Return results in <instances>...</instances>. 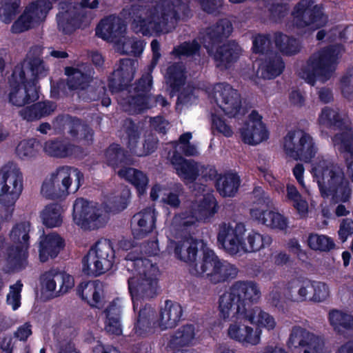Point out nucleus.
I'll list each match as a JSON object with an SVG mask.
<instances>
[{
    "label": "nucleus",
    "instance_id": "nucleus-6",
    "mask_svg": "<svg viewBox=\"0 0 353 353\" xmlns=\"http://www.w3.org/2000/svg\"><path fill=\"white\" fill-rule=\"evenodd\" d=\"M30 223L20 222L15 224L10 234L13 243L6 249V263L10 270L19 272L26 268L28 264L30 247Z\"/></svg>",
    "mask_w": 353,
    "mask_h": 353
},
{
    "label": "nucleus",
    "instance_id": "nucleus-64",
    "mask_svg": "<svg viewBox=\"0 0 353 353\" xmlns=\"http://www.w3.org/2000/svg\"><path fill=\"white\" fill-rule=\"evenodd\" d=\"M184 194V188L181 183H176L168 192L165 197H163V202L171 207L172 208H178L181 205L180 196Z\"/></svg>",
    "mask_w": 353,
    "mask_h": 353
},
{
    "label": "nucleus",
    "instance_id": "nucleus-47",
    "mask_svg": "<svg viewBox=\"0 0 353 353\" xmlns=\"http://www.w3.org/2000/svg\"><path fill=\"white\" fill-rule=\"evenodd\" d=\"M150 99V94L134 92L133 95L128 96L125 99L123 107L125 110L130 114H140L144 110L151 108Z\"/></svg>",
    "mask_w": 353,
    "mask_h": 353
},
{
    "label": "nucleus",
    "instance_id": "nucleus-16",
    "mask_svg": "<svg viewBox=\"0 0 353 353\" xmlns=\"http://www.w3.org/2000/svg\"><path fill=\"white\" fill-rule=\"evenodd\" d=\"M71 170L72 168L69 166L59 167L51 174L50 179L43 182L41 191L43 195L48 199H58L68 194L72 184Z\"/></svg>",
    "mask_w": 353,
    "mask_h": 353
},
{
    "label": "nucleus",
    "instance_id": "nucleus-54",
    "mask_svg": "<svg viewBox=\"0 0 353 353\" xmlns=\"http://www.w3.org/2000/svg\"><path fill=\"white\" fill-rule=\"evenodd\" d=\"M312 334L301 327H294L288 339L290 347L301 348L312 341Z\"/></svg>",
    "mask_w": 353,
    "mask_h": 353
},
{
    "label": "nucleus",
    "instance_id": "nucleus-19",
    "mask_svg": "<svg viewBox=\"0 0 353 353\" xmlns=\"http://www.w3.org/2000/svg\"><path fill=\"white\" fill-rule=\"evenodd\" d=\"M231 314L236 316V320L230 324L228 328L229 337L243 344L257 345L260 341V332H254L253 328L246 324L249 321L244 319L242 315L232 310L230 312L229 317Z\"/></svg>",
    "mask_w": 353,
    "mask_h": 353
},
{
    "label": "nucleus",
    "instance_id": "nucleus-12",
    "mask_svg": "<svg viewBox=\"0 0 353 353\" xmlns=\"http://www.w3.org/2000/svg\"><path fill=\"white\" fill-rule=\"evenodd\" d=\"M294 26L297 28L310 26L313 30L324 27L328 21L321 4L313 5L310 0H301L294 7L292 12Z\"/></svg>",
    "mask_w": 353,
    "mask_h": 353
},
{
    "label": "nucleus",
    "instance_id": "nucleus-28",
    "mask_svg": "<svg viewBox=\"0 0 353 353\" xmlns=\"http://www.w3.org/2000/svg\"><path fill=\"white\" fill-rule=\"evenodd\" d=\"M105 163L116 170L124 168L133 163V159L130 152L119 143H112L104 151Z\"/></svg>",
    "mask_w": 353,
    "mask_h": 353
},
{
    "label": "nucleus",
    "instance_id": "nucleus-32",
    "mask_svg": "<svg viewBox=\"0 0 353 353\" xmlns=\"http://www.w3.org/2000/svg\"><path fill=\"white\" fill-rule=\"evenodd\" d=\"M119 177L125 179L136 189L137 194L141 196L146 193L149 178L145 172L134 168H124L117 172Z\"/></svg>",
    "mask_w": 353,
    "mask_h": 353
},
{
    "label": "nucleus",
    "instance_id": "nucleus-3",
    "mask_svg": "<svg viewBox=\"0 0 353 353\" xmlns=\"http://www.w3.org/2000/svg\"><path fill=\"white\" fill-rule=\"evenodd\" d=\"M321 196L336 202L346 203L352 195L349 180L343 170L330 159H319L312 168Z\"/></svg>",
    "mask_w": 353,
    "mask_h": 353
},
{
    "label": "nucleus",
    "instance_id": "nucleus-35",
    "mask_svg": "<svg viewBox=\"0 0 353 353\" xmlns=\"http://www.w3.org/2000/svg\"><path fill=\"white\" fill-rule=\"evenodd\" d=\"M125 25L111 16L102 19L96 28V35L103 40L112 39L125 30Z\"/></svg>",
    "mask_w": 353,
    "mask_h": 353
},
{
    "label": "nucleus",
    "instance_id": "nucleus-44",
    "mask_svg": "<svg viewBox=\"0 0 353 353\" xmlns=\"http://www.w3.org/2000/svg\"><path fill=\"white\" fill-rule=\"evenodd\" d=\"M155 314L156 312L154 308L148 304H146L139 310L134 327V332L137 336L145 337L150 332Z\"/></svg>",
    "mask_w": 353,
    "mask_h": 353
},
{
    "label": "nucleus",
    "instance_id": "nucleus-39",
    "mask_svg": "<svg viewBox=\"0 0 353 353\" xmlns=\"http://www.w3.org/2000/svg\"><path fill=\"white\" fill-rule=\"evenodd\" d=\"M77 148L69 141L57 138L46 141L43 150L50 157L63 159L72 157Z\"/></svg>",
    "mask_w": 353,
    "mask_h": 353
},
{
    "label": "nucleus",
    "instance_id": "nucleus-9",
    "mask_svg": "<svg viewBox=\"0 0 353 353\" xmlns=\"http://www.w3.org/2000/svg\"><path fill=\"white\" fill-rule=\"evenodd\" d=\"M339 52L335 46H327L321 48L317 54H313L307 61V68L303 70V76L306 82L314 85L318 77L328 79L334 70Z\"/></svg>",
    "mask_w": 353,
    "mask_h": 353
},
{
    "label": "nucleus",
    "instance_id": "nucleus-27",
    "mask_svg": "<svg viewBox=\"0 0 353 353\" xmlns=\"http://www.w3.org/2000/svg\"><path fill=\"white\" fill-rule=\"evenodd\" d=\"M40 239L39 256L42 263L46 262L50 258H56L65 246L63 239L56 233L43 234Z\"/></svg>",
    "mask_w": 353,
    "mask_h": 353
},
{
    "label": "nucleus",
    "instance_id": "nucleus-20",
    "mask_svg": "<svg viewBox=\"0 0 353 353\" xmlns=\"http://www.w3.org/2000/svg\"><path fill=\"white\" fill-rule=\"evenodd\" d=\"M241 48L239 44L230 40L219 46L213 56L216 68L221 71L230 69L239 59Z\"/></svg>",
    "mask_w": 353,
    "mask_h": 353
},
{
    "label": "nucleus",
    "instance_id": "nucleus-48",
    "mask_svg": "<svg viewBox=\"0 0 353 353\" xmlns=\"http://www.w3.org/2000/svg\"><path fill=\"white\" fill-rule=\"evenodd\" d=\"M238 274V269L235 265L228 261L221 260L213 274L210 276V282L218 284L234 279Z\"/></svg>",
    "mask_w": 353,
    "mask_h": 353
},
{
    "label": "nucleus",
    "instance_id": "nucleus-42",
    "mask_svg": "<svg viewBox=\"0 0 353 353\" xmlns=\"http://www.w3.org/2000/svg\"><path fill=\"white\" fill-rule=\"evenodd\" d=\"M274 42L276 48L285 56L295 55L300 52L301 48L299 39L279 31L274 33Z\"/></svg>",
    "mask_w": 353,
    "mask_h": 353
},
{
    "label": "nucleus",
    "instance_id": "nucleus-45",
    "mask_svg": "<svg viewBox=\"0 0 353 353\" xmlns=\"http://www.w3.org/2000/svg\"><path fill=\"white\" fill-rule=\"evenodd\" d=\"M330 324L339 334L353 330V316L341 310L334 309L328 314Z\"/></svg>",
    "mask_w": 353,
    "mask_h": 353
},
{
    "label": "nucleus",
    "instance_id": "nucleus-2",
    "mask_svg": "<svg viewBox=\"0 0 353 353\" xmlns=\"http://www.w3.org/2000/svg\"><path fill=\"white\" fill-rule=\"evenodd\" d=\"M181 12L183 17L187 16L189 6L170 0H159L147 10L145 16L142 6H132L130 12L132 19V29L137 34L145 37L168 33L181 19Z\"/></svg>",
    "mask_w": 353,
    "mask_h": 353
},
{
    "label": "nucleus",
    "instance_id": "nucleus-38",
    "mask_svg": "<svg viewBox=\"0 0 353 353\" xmlns=\"http://www.w3.org/2000/svg\"><path fill=\"white\" fill-rule=\"evenodd\" d=\"M165 82L172 97L176 94L185 82V68L179 63H174L167 68L165 76Z\"/></svg>",
    "mask_w": 353,
    "mask_h": 353
},
{
    "label": "nucleus",
    "instance_id": "nucleus-10",
    "mask_svg": "<svg viewBox=\"0 0 353 353\" xmlns=\"http://www.w3.org/2000/svg\"><path fill=\"white\" fill-rule=\"evenodd\" d=\"M11 91L9 102L13 105L23 107L39 99V90L33 82H28L23 66H16L8 80Z\"/></svg>",
    "mask_w": 353,
    "mask_h": 353
},
{
    "label": "nucleus",
    "instance_id": "nucleus-50",
    "mask_svg": "<svg viewBox=\"0 0 353 353\" xmlns=\"http://www.w3.org/2000/svg\"><path fill=\"white\" fill-rule=\"evenodd\" d=\"M194 326L192 324L183 325L171 336L170 345L176 347L188 346L194 338Z\"/></svg>",
    "mask_w": 353,
    "mask_h": 353
},
{
    "label": "nucleus",
    "instance_id": "nucleus-55",
    "mask_svg": "<svg viewBox=\"0 0 353 353\" xmlns=\"http://www.w3.org/2000/svg\"><path fill=\"white\" fill-rule=\"evenodd\" d=\"M308 301L320 303L329 296L330 291L327 285L323 282L309 279Z\"/></svg>",
    "mask_w": 353,
    "mask_h": 353
},
{
    "label": "nucleus",
    "instance_id": "nucleus-52",
    "mask_svg": "<svg viewBox=\"0 0 353 353\" xmlns=\"http://www.w3.org/2000/svg\"><path fill=\"white\" fill-rule=\"evenodd\" d=\"M41 218L43 225L47 228L59 226L62 223L60 206L57 203L48 205L41 213Z\"/></svg>",
    "mask_w": 353,
    "mask_h": 353
},
{
    "label": "nucleus",
    "instance_id": "nucleus-46",
    "mask_svg": "<svg viewBox=\"0 0 353 353\" xmlns=\"http://www.w3.org/2000/svg\"><path fill=\"white\" fill-rule=\"evenodd\" d=\"M218 209V202L214 196L212 194L207 193L199 201L196 208L194 210L196 211L199 219L205 222L215 215Z\"/></svg>",
    "mask_w": 353,
    "mask_h": 353
},
{
    "label": "nucleus",
    "instance_id": "nucleus-14",
    "mask_svg": "<svg viewBox=\"0 0 353 353\" xmlns=\"http://www.w3.org/2000/svg\"><path fill=\"white\" fill-rule=\"evenodd\" d=\"M60 10L56 16L57 27L59 31L64 34H71L77 29H83L89 26L92 19L91 11L82 10L81 9L71 8L69 2H60Z\"/></svg>",
    "mask_w": 353,
    "mask_h": 353
},
{
    "label": "nucleus",
    "instance_id": "nucleus-49",
    "mask_svg": "<svg viewBox=\"0 0 353 353\" xmlns=\"http://www.w3.org/2000/svg\"><path fill=\"white\" fill-rule=\"evenodd\" d=\"M123 130L126 140V146L130 153L132 154L140 139L141 130L139 126L132 119L128 118L123 121Z\"/></svg>",
    "mask_w": 353,
    "mask_h": 353
},
{
    "label": "nucleus",
    "instance_id": "nucleus-1",
    "mask_svg": "<svg viewBox=\"0 0 353 353\" xmlns=\"http://www.w3.org/2000/svg\"><path fill=\"white\" fill-rule=\"evenodd\" d=\"M261 295L258 284L253 281H236L219 297L220 316L229 319L231 310L242 315L250 324H257L268 330H273L276 325L274 319L260 307L253 305Z\"/></svg>",
    "mask_w": 353,
    "mask_h": 353
},
{
    "label": "nucleus",
    "instance_id": "nucleus-25",
    "mask_svg": "<svg viewBox=\"0 0 353 353\" xmlns=\"http://www.w3.org/2000/svg\"><path fill=\"white\" fill-rule=\"evenodd\" d=\"M176 174L188 183H194L199 176V168L194 160H188L181 156L175 149L170 159Z\"/></svg>",
    "mask_w": 353,
    "mask_h": 353
},
{
    "label": "nucleus",
    "instance_id": "nucleus-63",
    "mask_svg": "<svg viewBox=\"0 0 353 353\" xmlns=\"http://www.w3.org/2000/svg\"><path fill=\"white\" fill-rule=\"evenodd\" d=\"M199 221L201 220L197 216L196 211L192 208L181 212L174 216V221L185 229L195 225Z\"/></svg>",
    "mask_w": 353,
    "mask_h": 353
},
{
    "label": "nucleus",
    "instance_id": "nucleus-22",
    "mask_svg": "<svg viewBox=\"0 0 353 353\" xmlns=\"http://www.w3.org/2000/svg\"><path fill=\"white\" fill-rule=\"evenodd\" d=\"M43 50L42 46H34L31 47L26 57L27 68L32 75V79L28 80V82H33L34 86H37L39 79L47 77L50 71L49 67L41 57Z\"/></svg>",
    "mask_w": 353,
    "mask_h": 353
},
{
    "label": "nucleus",
    "instance_id": "nucleus-40",
    "mask_svg": "<svg viewBox=\"0 0 353 353\" xmlns=\"http://www.w3.org/2000/svg\"><path fill=\"white\" fill-rule=\"evenodd\" d=\"M241 179L237 173L228 172L219 175L215 186L217 192L223 197H233L238 192Z\"/></svg>",
    "mask_w": 353,
    "mask_h": 353
},
{
    "label": "nucleus",
    "instance_id": "nucleus-51",
    "mask_svg": "<svg viewBox=\"0 0 353 353\" xmlns=\"http://www.w3.org/2000/svg\"><path fill=\"white\" fill-rule=\"evenodd\" d=\"M271 243L272 238L269 235H262L252 231L247 237V243L243 241V252H255L270 245Z\"/></svg>",
    "mask_w": 353,
    "mask_h": 353
},
{
    "label": "nucleus",
    "instance_id": "nucleus-11",
    "mask_svg": "<svg viewBox=\"0 0 353 353\" xmlns=\"http://www.w3.org/2000/svg\"><path fill=\"white\" fill-rule=\"evenodd\" d=\"M285 154L294 160L309 162L317 152L312 136L303 130H290L283 138Z\"/></svg>",
    "mask_w": 353,
    "mask_h": 353
},
{
    "label": "nucleus",
    "instance_id": "nucleus-53",
    "mask_svg": "<svg viewBox=\"0 0 353 353\" xmlns=\"http://www.w3.org/2000/svg\"><path fill=\"white\" fill-rule=\"evenodd\" d=\"M307 241L310 248L321 252H329L335 246L333 239L323 234H310Z\"/></svg>",
    "mask_w": 353,
    "mask_h": 353
},
{
    "label": "nucleus",
    "instance_id": "nucleus-58",
    "mask_svg": "<svg viewBox=\"0 0 353 353\" xmlns=\"http://www.w3.org/2000/svg\"><path fill=\"white\" fill-rule=\"evenodd\" d=\"M39 142L35 139L23 140L16 148V153L22 159H30L39 152Z\"/></svg>",
    "mask_w": 353,
    "mask_h": 353
},
{
    "label": "nucleus",
    "instance_id": "nucleus-29",
    "mask_svg": "<svg viewBox=\"0 0 353 353\" xmlns=\"http://www.w3.org/2000/svg\"><path fill=\"white\" fill-rule=\"evenodd\" d=\"M132 221L137 222L138 225L137 228L132 230L134 237L143 239L155 228L157 216L154 208L147 207L143 209L133 216Z\"/></svg>",
    "mask_w": 353,
    "mask_h": 353
},
{
    "label": "nucleus",
    "instance_id": "nucleus-8",
    "mask_svg": "<svg viewBox=\"0 0 353 353\" xmlns=\"http://www.w3.org/2000/svg\"><path fill=\"white\" fill-rule=\"evenodd\" d=\"M23 190V176L18 169L7 166L0 170V203L3 208V219L12 218L14 205Z\"/></svg>",
    "mask_w": 353,
    "mask_h": 353
},
{
    "label": "nucleus",
    "instance_id": "nucleus-4",
    "mask_svg": "<svg viewBox=\"0 0 353 353\" xmlns=\"http://www.w3.org/2000/svg\"><path fill=\"white\" fill-rule=\"evenodd\" d=\"M125 259L132 263L134 270L140 275L139 277H130L128 280V290L134 307L135 300L150 299L157 295L159 268L149 259L136 256L133 252L128 253Z\"/></svg>",
    "mask_w": 353,
    "mask_h": 353
},
{
    "label": "nucleus",
    "instance_id": "nucleus-57",
    "mask_svg": "<svg viewBox=\"0 0 353 353\" xmlns=\"http://www.w3.org/2000/svg\"><path fill=\"white\" fill-rule=\"evenodd\" d=\"M59 270L51 268L44 272L40 276V284L45 292H49L50 295H56L57 282H59Z\"/></svg>",
    "mask_w": 353,
    "mask_h": 353
},
{
    "label": "nucleus",
    "instance_id": "nucleus-15",
    "mask_svg": "<svg viewBox=\"0 0 353 353\" xmlns=\"http://www.w3.org/2000/svg\"><path fill=\"white\" fill-rule=\"evenodd\" d=\"M52 5L49 0H36L27 6L12 23L11 31L19 34L29 30L45 20Z\"/></svg>",
    "mask_w": 353,
    "mask_h": 353
},
{
    "label": "nucleus",
    "instance_id": "nucleus-18",
    "mask_svg": "<svg viewBox=\"0 0 353 353\" xmlns=\"http://www.w3.org/2000/svg\"><path fill=\"white\" fill-rule=\"evenodd\" d=\"M216 89V101L219 108L228 117H235L241 108V95L238 90L226 83L218 84Z\"/></svg>",
    "mask_w": 353,
    "mask_h": 353
},
{
    "label": "nucleus",
    "instance_id": "nucleus-26",
    "mask_svg": "<svg viewBox=\"0 0 353 353\" xmlns=\"http://www.w3.org/2000/svg\"><path fill=\"white\" fill-rule=\"evenodd\" d=\"M233 31L232 22L226 19H220L206 29L204 42L206 48H213L228 39Z\"/></svg>",
    "mask_w": 353,
    "mask_h": 353
},
{
    "label": "nucleus",
    "instance_id": "nucleus-23",
    "mask_svg": "<svg viewBox=\"0 0 353 353\" xmlns=\"http://www.w3.org/2000/svg\"><path fill=\"white\" fill-rule=\"evenodd\" d=\"M77 294L91 307L101 309L103 305V288L99 281L81 282L77 288Z\"/></svg>",
    "mask_w": 353,
    "mask_h": 353
},
{
    "label": "nucleus",
    "instance_id": "nucleus-5",
    "mask_svg": "<svg viewBox=\"0 0 353 353\" xmlns=\"http://www.w3.org/2000/svg\"><path fill=\"white\" fill-rule=\"evenodd\" d=\"M321 125L334 130H343L335 134L332 138L334 146L341 153H346L345 164L353 181V128L349 127L340 114L329 107L322 109L319 117Z\"/></svg>",
    "mask_w": 353,
    "mask_h": 353
},
{
    "label": "nucleus",
    "instance_id": "nucleus-56",
    "mask_svg": "<svg viewBox=\"0 0 353 353\" xmlns=\"http://www.w3.org/2000/svg\"><path fill=\"white\" fill-rule=\"evenodd\" d=\"M201 50V45L196 39L192 41H186L174 46L172 54L176 57L181 59L182 57H191L198 54Z\"/></svg>",
    "mask_w": 353,
    "mask_h": 353
},
{
    "label": "nucleus",
    "instance_id": "nucleus-61",
    "mask_svg": "<svg viewBox=\"0 0 353 353\" xmlns=\"http://www.w3.org/2000/svg\"><path fill=\"white\" fill-rule=\"evenodd\" d=\"M252 52L255 54H268L272 51V41L270 34H259L252 41Z\"/></svg>",
    "mask_w": 353,
    "mask_h": 353
},
{
    "label": "nucleus",
    "instance_id": "nucleus-41",
    "mask_svg": "<svg viewBox=\"0 0 353 353\" xmlns=\"http://www.w3.org/2000/svg\"><path fill=\"white\" fill-rule=\"evenodd\" d=\"M240 132L243 142L252 145H257L269 138V132L264 123L244 125Z\"/></svg>",
    "mask_w": 353,
    "mask_h": 353
},
{
    "label": "nucleus",
    "instance_id": "nucleus-24",
    "mask_svg": "<svg viewBox=\"0 0 353 353\" xmlns=\"http://www.w3.org/2000/svg\"><path fill=\"white\" fill-rule=\"evenodd\" d=\"M201 241L192 237L176 241L170 240L168 249L174 251V256L183 262L194 263L198 253V246Z\"/></svg>",
    "mask_w": 353,
    "mask_h": 353
},
{
    "label": "nucleus",
    "instance_id": "nucleus-17",
    "mask_svg": "<svg viewBox=\"0 0 353 353\" xmlns=\"http://www.w3.org/2000/svg\"><path fill=\"white\" fill-rule=\"evenodd\" d=\"M137 61L134 59L119 60L118 66L108 77V88L113 93L127 90L134 77Z\"/></svg>",
    "mask_w": 353,
    "mask_h": 353
},
{
    "label": "nucleus",
    "instance_id": "nucleus-33",
    "mask_svg": "<svg viewBox=\"0 0 353 353\" xmlns=\"http://www.w3.org/2000/svg\"><path fill=\"white\" fill-rule=\"evenodd\" d=\"M104 313L105 314L104 321L105 332L110 335H122L121 307L113 301L104 310Z\"/></svg>",
    "mask_w": 353,
    "mask_h": 353
},
{
    "label": "nucleus",
    "instance_id": "nucleus-60",
    "mask_svg": "<svg viewBox=\"0 0 353 353\" xmlns=\"http://www.w3.org/2000/svg\"><path fill=\"white\" fill-rule=\"evenodd\" d=\"M159 140L152 133L145 136L144 141L141 147L138 145L134 148L132 154L137 157H145L153 153L157 148Z\"/></svg>",
    "mask_w": 353,
    "mask_h": 353
},
{
    "label": "nucleus",
    "instance_id": "nucleus-62",
    "mask_svg": "<svg viewBox=\"0 0 353 353\" xmlns=\"http://www.w3.org/2000/svg\"><path fill=\"white\" fill-rule=\"evenodd\" d=\"M220 248L230 255H235L240 251L243 252V233L236 230L225 245H222Z\"/></svg>",
    "mask_w": 353,
    "mask_h": 353
},
{
    "label": "nucleus",
    "instance_id": "nucleus-30",
    "mask_svg": "<svg viewBox=\"0 0 353 353\" xmlns=\"http://www.w3.org/2000/svg\"><path fill=\"white\" fill-rule=\"evenodd\" d=\"M78 95L85 102L101 101V105L105 107L111 104L105 83L101 80H92L91 83H88L85 90L78 92Z\"/></svg>",
    "mask_w": 353,
    "mask_h": 353
},
{
    "label": "nucleus",
    "instance_id": "nucleus-21",
    "mask_svg": "<svg viewBox=\"0 0 353 353\" xmlns=\"http://www.w3.org/2000/svg\"><path fill=\"white\" fill-rule=\"evenodd\" d=\"M65 74L69 80V90L79 92L83 91L88 86V83L93 80L94 74L91 64L85 63L78 67L67 66L65 68Z\"/></svg>",
    "mask_w": 353,
    "mask_h": 353
},
{
    "label": "nucleus",
    "instance_id": "nucleus-37",
    "mask_svg": "<svg viewBox=\"0 0 353 353\" xmlns=\"http://www.w3.org/2000/svg\"><path fill=\"white\" fill-rule=\"evenodd\" d=\"M250 214L252 218L271 228L284 230L287 228V219L279 212L271 210L252 209Z\"/></svg>",
    "mask_w": 353,
    "mask_h": 353
},
{
    "label": "nucleus",
    "instance_id": "nucleus-13",
    "mask_svg": "<svg viewBox=\"0 0 353 353\" xmlns=\"http://www.w3.org/2000/svg\"><path fill=\"white\" fill-rule=\"evenodd\" d=\"M73 220L84 230H94L104 227L107 217L101 208L83 198H77L73 204Z\"/></svg>",
    "mask_w": 353,
    "mask_h": 353
},
{
    "label": "nucleus",
    "instance_id": "nucleus-7",
    "mask_svg": "<svg viewBox=\"0 0 353 353\" xmlns=\"http://www.w3.org/2000/svg\"><path fill=\"white\" fill-rule=\"evenodd\" d=\"M115 252L110 239H101L82 259L83 272L88 275L100 276L112 269Z\"/></svg>",
    "mask_w": 353,
    "mask_h": 353
},
{
    "label": "nucleus",
    "instance_id": "nucleus-43",
    "mask_svg": "<svg viewBox=\"0 0 353 353\" xmlns=\"http://www.w3.org/2000/svg\"><path fill=\"white\" fill-rule=\"evenodd\" d=\"M261 75L264 79H273L284 70L285 63L282 57L276 53H271L261 63Z\"/></svg>",
    "mask_w": 353,
    "mask_h": 353
},
{
    "label": "nucleus",
    "instance_id": "nucleus-31",
    "mask_svg": "<svg viewBox=\"0 0 353 353\" xmlns=\"http://www.w3.org/2000/svg\"><path fill=\"white\" fill-rule=\"evenodd\" d=\"M183 309L181 305L171 300H166L164 308L161 309L159 315V325L164 330L175 327L181 320Z\"/></svg>",
    "mask_w": 353,
    "mask_h": 353
},
{
    "label": "nucleus",
    "instance_id": "nucleus-59",
    "mask_svg": "<svg viewBox=\"0 0 353 353\" xmlns=\"http://www.w3.org/2000/svg\"><path fill=\"white\" fill-rule=\"evenodd\" d=\"M0 19L5 23H10L18 13L20 0H0Z\"/></svg>",
    "mask_w": 353,
    "mask_h": 353
},
{
    "label": "nucleus",
    "instance_id": "nucleus-34",
    "mask_svg": "<svg viewBox=\"0 0 353 353\" xmlns=\"http://www.w3.org/2000/svg\"><path fill=\"white\" fill-rule=\"evenodd\" d=\"M309 279L299 276L290 280L285 291L286 298L292 302H304L308 301Z\"/></svg>",
    "mask_w": 353,
    "mask_h": 353
},
{
    "label": "nucleus",
    "instance_id": "nucleus-36",
    "mask_svg": "<svg viewBox=\"0 0 353 353\" xmlns=\"http://www.w3.org/2000/svg\"><path fill=\"white\" fill-rule=\"evenodd\" d=\"M221 259L217 256L215 252L209 248L203 250L202 260L199 265L194 264V267L190 270V272L197 276H205L210 281V276L214 272L216 268L219 265Z\"/></svg>",
    "mask_w": 353,
    "mask_h": 353
}]
</instances>
